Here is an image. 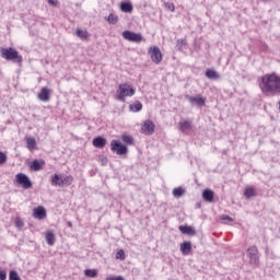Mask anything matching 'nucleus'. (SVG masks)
Masks as SVG:
<instances>
[{"instance_id":"1","label":"nucleus","mask_w":280,"mask_h":280,"mask_svg":"<svg viewBox=\"0 0 280 280\" xmlns=\"http://www.w3.org/2000/svg\"><path fill=\"white\" fill-rule=\"evenodd\" d=\"M259 86L262 93H280V77L277 73L265 74Z\"/></svg>"},{"instance_id":"2","label":"nucleus","mask_w":280,"mask_h":280,"mask_svg":"<svg viewBox=\"0 0 280 280\" xmlns=\"http://www.w3.org/2000/svg\"><path fill=\"white\" fill-rule=\"evenodd\" d=\"M0 54L1 58H4V60H11L18 65L23 62V56L19 55V51L12 47L1 48Z\"/></svg>"},{"instance_id":"3","label":"nucleus","mask_w":280,"mask_h":280,"mask_svg":"<svg viewBox=\"0 0 280 280\" xmlns=\"http://www.w3.org/2000/svg\"><path fill=\"white\" fill-rule=\"evenodd\" d=\"M135 93L136 90L132 85L128 83H121L118 85L117 100L118 102H126V97H132Z\"/></svg>"},{"instance_id":"4","label":"nucleus","mask_w":280,"mask_h":280,"mask_svg":"<svg viewBox=\"0 0 280 280\" xmlns=\"http://www.w3.org/2000/svg\"><path fill=\"white\" fill-rule=\"evenodd\" d=\"M110 150L112 152H116L118 156H124V154H128V147H126V144H122L117 140H112Z\"/></svg>"},{"instance_id":"5","label":"nucleus","mask_w":280,"mask_h":280,"mask_svg":"<svg viewBox=\"0 0 280 280\" xmlns=\"http://www.w3.org/2000/svg\"><path fill=\"white\" fill-rule=\"evenodd\" d=\"M247 257L252 266H259V249H257V246L248 247Z\"/></svg>"},{"instance_id":"6","label":"nucleus","mask_w":280,"mask_h":280,"mask_svg":"<svg viewBox=\"0 0 280 280\" xmlns=\"http://www.w3.org/2000/svg\"><path fill=\"white\" fill-rule=\"evenodd\" d=\"M122 38H125V40H129V43H141V40H143V36L140 33L131 31L122 32Z\"/></svg>"},{"instance_id":"7","label":"nucleus","mask_w":280,"mask_h":280,"mask_svg":"<svg viewBox=\"0 0 280 280\" xmlns=\"http://www.w3.org/2000/svg\"><path fill=\"white\" fill-rule=\"evenodd\" d=\"M18 185H21L23 189H32V180L23 173L15 176Z\"/></svg>"},{"instance_id":"8","label":"nucleus","mask_w":280,"mask_h":280,"mask_svg":"<svg viewBox=\"0 0 280 280\" xmlns=\"http://www.w3.org/2000/svg\"><path fill=\"white\" fill-rule=\"evenodd\" d=\"M149 54L152 62H154L155 65H161V61L163 60V54L161 52V49L159 47L154 46L153 48H151Z\"/></svg>"},{"instance_id":"9","label":"nucleus","mask_w":280,"mask_h":280,"mask_svg":"<svg viewBox=\"0 0 280 280\" xmlns=\"http://www.w3.org/2000/svg\"><path fill=\"white\" fill-rule=\"evenodd\" d=\"M186 100L195 106H205V98L202 95H197V96H189V94L185 95Z\"/></svg>"},{"instance_id":"10","label":"nucleus","mask_w":280,"mask_h":280,"mask_svg":"<svg viewBox=\"0 0 280 280\" xmlns=\"http://www.w3.org/2000/svg\"><path fill=\"white\" fill-rule=\"evenodd\" d=\"M154 122L150 119L145 120L141 127L143 135H154Z\"/></svg>"},{"instance_id":"11","label":"nucleus","mask_w":280,"mask_h":280,"mask_svg":"<svg viewBox=\"0 0 280 280\" xmlns=\"http://www.w3.org/2000/svg\"><path fill=\"white\" fill-rule=\"evenodd\" d=\"M33 215L36 220H45L47 218V210L43 206H39L33 210Z\"/></svg>"},{"instance_id":"12","label":"nucleus","mask_w":280,"mask_h":280,"mask_svg":"<svg viewBox=\"0 0 280 280\" xmlns=\"http://www.w3.org/2000/svg\"><path fill=\"white\" fill-rule=\"evenodd\" d=\"M50 93H51L50 89L42 88L40 92L37 95L39 102H49V94Z\"/></svg>"},{"instance_id":"13","label":"nucleus","mask_w":280,"mask_h":280,"mask_svg":"<svg viewBox=\"0 0 280 280\" xmlns=\"http://www.w3.org/2000/svg\"><path fill=\"white\" fill-rule=\"evenodd\" d=\"M92 145H94V148H97L98 150L106 148V138L104 137L94 138L92 141Z\"/></svg>"},{"instance_id":"14","label":"nucleus","mask_w":280,"mask_h":280,"mask_svg":"<svg viewBox=\"0 0 280 280\" xmlns=\"http://www.w3.org/2000/svg\"><path fill=\"white\" fill-rule=\"evenodd\" d=\"M214 196H215V194H214L213 190H211V189H205V190L202 191V199H203L206 202H212Z\"/></svg>"},{"instance_id":"15","label":"nucleus","mask_w":280,"mask_h":280,"mask_svg":"<svg viewBox=\"0 0 280 280\" xmlns=\"http://www.w3.org/2000/svg\"><path fill=\"white\" fill-rule=\"evenodd\" d=\"M43 165H45V161H43V160L42 161L34 160L31 163L30 167H31V170H33V172H40Z\"/></svg>"},{"instance_id":"16","label":"nucleus","mask_w":280,"mask_h":280,"mask_svg":"<svg viewBox=\"0 0 280 280\" xmlns=\"http://www.w3.org/2000/svg\"><path fill=\"white\" fill-rule=\"evenodd\" d=\"M179 231L183 235H196V230L189 225H180Z\"/></svg>"},{"instance_id":"17","label":"nucleus","mask_w":280,"mask_h":280,"mask_svg":"<svg viewBox=\"0 0 280 280\" xmlns=\"http://www.w3.org/2000/svg\"><path fill=\"white\" fill-rule=\"evenodd\" d=\"M45 240L48 246H54V244H56V234H54L51 231H48L46 232Z\"/></svg>"},{"instance_id":"18","label":"nucleus","mask_w":280,"mask_h":280,"mask_svg":"<svg viewBox=\"0 0 280 280\" xmlns=\"http://www.w3.org/2000/svg\"><path fill=\"white\" fill-rule=\"evenodd\" d=\"M180 253H183L184 255H189V253H191V242H184L180 244L179 247Z\"/></svg>"},{"instance_id":"19","label":"nucleus","mask_w":280,"mask_h":280,"mask_svg":"<svg viewBox=\"0 0 280 280\" xmlns=\"http://www.w3.org/2000/svg\"><path fill=\"white\" fill-rule=\"evenodd\" d=\"M51 185H54L55 187H63L62 184V176L55 174L51 176Z\"/></svg>"},{"instance_id":"20","label":"nucleus","mask_w":280,"mask_h":280,"mask_svg":"<svg viewBox=\"0 0 280 280\" xmlns=\"http://www.w3.org/2000/svg\"><path fill=\"white\" fill-rule=\"evenodd\" d=\"M105 19H106L107 23H109V25H117V23L119 21V16H117L115 13H110Z\"/></svg>"},{"instance_id":"21","label":"nucleus","mask_w":280,"mask_h":280,"mask_svg":"<svg viewBox=\"0 0 280 280\" xmlns=\"http://www.w3.org/2000/svg\"><path fill=\"white\" fill-rule=\"evenodd\" d=\"M206 78H208L209 80H218L220 79V74H218L215 70L208 69L206 71Z\"/></svg>"},{"instance_id":"22","label":"nucleus","mask_w":280,"mask_h":280,"mask_svg":"<svg viewBox=\"0 0 280 280\" xmlns=\"http://www.w3.org/2000/svg\"><path fill=\"white\" fill-rule=\"evenodd\" d=\"M121 141L126 143V145H135V138L130 135H122Z\"/></svg>"},{"instance_id":"23","label":"nucleus","mask_w":280,"mask_h":280,"mask_svg":"<svg viewBox=\"0 0 280 280\" xmlns=\"http://www.w3.org/2000/svg\"><path fill=\"white\" fill-rule=\"evenodd\" d=\"M179 130L182 132H188V130H191V122H189L187 120L179 122Z\"/></svg>"},{"instance_id":"24","label":"nucleus","mask_w":280,"mask_h":280,"mask_svg":"<svg viewBox=\"0 0 280 280\" xmlns=\"http://www.w3.org/2000/svg\"><path fill=\"white\" fill-rule=\"evenodd\" d=\"M120 10H121V12H127V13L132 12V3L121 2L120 3Z\"/></svg>"},{"instance_id":"25","label":"nucleus","mask_w":280,"mask_h":280,"mask_svg":"<svg viewBox=\"0 0 280 280\" xmlns=\"http://www.w3.org/2000/svg\"><path fill=\"white\" fill-rule=\"evenodd\" d=\"M130 110H132L133 113H139V110H141V108H143V104H141V102L137 101L136 103L131 104L129 106Z\"/></svg>"},{"instance_id":"26","label":"nucleus","mask_w":280,"mask_h":280,"mask_svg":"<svg viewBox=\"0 0 280 280\" xmlns=\"http://www.w3.org/2000/svg\"><path fill=\"white\" fill-rule=\"evenodd\" d=\"M173 196H174V198H180V197L185 196V189H183V187L174 188Z\"/></svg>"},{"instance_id":"27","label":"nucleus","mask_w":280,"mask_h":280,"mask_svg":"<svg viewBox=\"0 0 280 280\" xmlns=\"http://www.w3.org/2000/svg\"><path fill=\"white\" fill-rule=\"evenodd\" d=\"M244 196L247 199L255 198V188L253 187L245 188Z\"/></svg>"},{"instance_id":"28","label":"nucleus","mask_w":280,"mask_h":280,"mask_svg":"<svg viewBox=\"0 0 280 280\" xmlns=\"http://www.w3.org/2000/svg\"><path fill=\"white\" fill-rule=\"evenodd\" d=\"M77 36L78 38H81V40H86V38H89V32L78 28Z\"/></svg>"},{"instance_id":"29","label":"nucleus","mask_w":280,"mask_h":280,"mask_svg":"<svg viewBox=\"0 0 280 280\" xmlns=\"http://www.w3.org/2000/svg\"><path fill=\"white\" fill-rule=\"evenodd\" d=\"M84 275L90 279H95V277H97V269H86L84 270Z\"/></svg>"},{"instance_id":"30","label":"nucleus","mask_w":280,"mask_h":280,"mask_svg":"<svg viewBox=\"0 0 280 280\" xmlns=\"http://www.w3.org/2000/svg\"><path fill=\"white\" fill-rule=\"evenodd\" d=\"M26 147H27L28 150H35V148H36V139L27 138L26 139Z\"/></svg>"},{"instance_id":"31","label":"nucleus","mask_w":280,"mask_h":280,"mask_svg":"<svg viewBox=\"0 0 280 280\" xmlns=\"http://www.w3.org/2000/svg\"><path fill=\"white\" fill-rule=\"evenodd\" d=\"M62 185H71L73 183V177L71 175L68 176H62V180H61Z\"/></svg>"},{"instance_id":"32","label":"nucleus","mask_w":280,"mask_h":280,"mask_svg":"<svg viewBox=\"0 0 280 280\" xmlns=\"http://www.w3.org/2000/svg\"><path fill=\"white\" fill-rule=\"evenodd\" d=\"M15 226H16V229H19L21 231L23 229V226H25V222L23 221V219L16 218L15 219Z\"/></svg>"},{"instance_id":"33","label":"nucleus","mask_w":280,"mask_h":280,"mask_svg":"<svg viewBox=\"0 0 280 280\" xmlns=\"http://www.w3.org/2000/svg\"><path fill=\"white\" fill-rule=\"evenodd\" d=\"M185 45H187V42L185 39H177L176 47L177 49H179V51H183V47H185Z\"/></svg>"},{"instance_id":"34","label":"nucleus","mask_w":280,"mask_h":280,"mask_svg":"<svg viewBox=\"0 0 280 280\" xmlns=\"http://www.w3.org/2000/svg\"><path fill=\"white\" fill-rule=\"evenodd\" d=\"M116 259H120V261H124L126 259V252L124 249H120L116 253Z\"/></svg>"},{"instance_id":"35","label":"nucleus","mask_w":280,"mask_h":280,"mask_svg":"<svg viewBox=\"0 0 280 280\" xmlns=\"http://www.w3.org/2000/svg\"><path fill=\"white\" fill-rule=\"evenodd\" d=\"M9 280H21V277H19V272L11 270L9 273Z\"/></svg>"},{"instance_id":"36","label":"nucleus","mask_w":280,"mask_h":280,"mask_svg":"<svg viewBox=\"0 0 280 280\" xmlns=\"http://www.w3.org/2000/svg\"><path fill=\"white\" fill-rule=\"evenodd\" d=\"M8 161V155L0 151V165H3Z\"/></svg>"},{"instance_id":"37","label":"nucleus","mask_w":280,"mask_h":280,"mask_svg":"<svg viewBox=\"0 0 280 280\" xmlns=\"http://www.w3.org/2000/svg\"><path fill=\"white\" fill-rule=\"evenodd\" d=\"M105 280H126L122 276H108Z\"/></svg>"},{"instance_id":"38","label":"nucleus","mask_w":280,"mask_h":280,"mask_svg":"<svg viewBox=\"0 0 280 280\" xmlns=\"http://www.w3.org/2000/svg\"><path fill=\"white\" fill-rule=\"evenodd\" d=\"M221 220H223L224 222H233V218L229 217L228 214H223L221 217Z\"/></svg>"},{"instance_id":"39","label":"nucleus","mask_w":280,"mask_h":280,"mask_svg":"<svg viewBox=\"0 0 280 280\" xmlns=\"http://www.w3.org/2000/svg\"><path fill=\"white\" fill-rule=\"evenodd\" d=\"M8 279V272L5 270H0V280H5Z\"/></svg>"},{"instance_id":"40","label":"nucleus","mask_w":280,"mask_h":280,"mask_svg":"<svg viewBox=\"0 0 280 280\" xmlns=\"http://www.w3.org/2000/svg\"><path fill=\"white\" fill-rule=\"evenodd\" d=\"M101 165H108V159L107 158H101Z\"/></svg>"},{"instance_id":"41","label":"nucleus","mask_w":280,"mask_h":280,"mask_svg":"<svg viewBox=\"0 0 280 280\" xmlns=\"http://www.w3.org/2000/svg\"><path fill=\"white\" fill-rule=\"evenodd\" d=\"M48 3L50 5H58V1H56V0H48Z\"/></svg>"},{"instance_id":"42","label":"nucleus","mask_w":280,"mask_h":280,"mask_svg":"<svg viewBox=\"0 0 280 280\" xmlns=\"http://www.w3.org/2000/svg\"><path fill=\"white\" fill-rule=\"evenodd\" d=\"M168 10H171V12H174L175 10L174 3L168 4Z\"/></svg>"}]
</instances>
